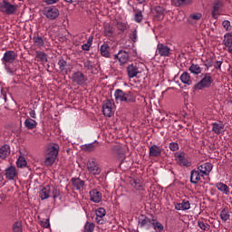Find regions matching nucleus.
Masks as SVG:
<instances>
[{"instance_id": "obj_2", "label": "nucleus", "mask_w": 232, "mask_h": 232, "mask_svg": "<svg viewBox=\"0 0 232 232\" xmlns=\"http://www.w3.org/2000/svg\"><path fill=\"white\" fill-rule=\"evenodd\" d=\"M17 8L19 6L16 4H12L8 0L0 2V12L4 15H15L17 14Z\"/></svg>"}, {"instance_id": "obj_64", "label": "nucleus", "mask_w": 232, "mask_h": 232, "mask_svg": "<svg viewBox=\"0 0 232 232\" xmlns=\"http://www.w3.org/2000/svg\"><path fill=\"white\" fill-rule=\"evenodd\" d=\"M140 5H142L143 3H146V0H137Z\"/></svg>"}, {"instance_id": "obj_51", "label": "nucleus", "mask_w": 232, "mask_h": 232, "mask_svg": "<svg viewBox=\"0 0 232 232\" xmlns=\"http://www.w3.org/2000/svg\"><path fill=\"white\" fill-rule=\"evenodd\" d=\"M112 151L117 153V155H122V147H121V145H114L112 147Z\"/></svg>"}, {"instance_id": "obj_44", "label": "nucleus", "mask_w": 232, "mask_h": 232, "mask_svg": "<svg viewBox=\"0 0 232 232\" xmlns=\"http://www.w3.org/2000/svg\"><path fill=\"white\" fill-rule=\"evenodd\" d=\"M17 168H24L26 167V160L24 157L20 156L16 161Z\"/></svg>"}, {"instance_id": "obj_32", "label": "nucleus", "mask_w": 232, "mask_h": 232, "mask_svg": "<svg viewBox=\"0 0 232 232\" xmlns=\"http://www.w3.org/2000/svg\"><path fill=\"white\" fill-rule=\"evenodd\" d=\"M193 3L192 0H172V5L174 6H188V5H191Z\"/></svg>"}, {"instance_id": "obj_56", "label": "nucleus", "mask_w": 232, "mask_h": 232, "mask_svg": "<svg viewBox=\"0 0 232 232\" xmlns=\"http://www.w3.org/2000/svg\"><path fill=\"white\" fill-rule=\"evenodd\" d=\"M90 48H92V45L90 44H84L82 45V50H83V52H90Z\"/></svg>"}, {"instance_id": "obj_18", "label": "nucleus", "mask_w": 232, "mask_h": 232, "mask_svg": "<svg viewBox=\"0 0 232 232\" xmlns=\"http://www.w3.org/2000/svg\"><path fill=\"white\" fill-rule=\"evenodd\" d=\"M212 131L216 133V135H222L225 130V125L222 121H216L212 123Z\"/></svg>"}, {"instance_id": "obj_10", "label": "nucleus", "mask_w": 232, "mask_h": 232, "mask_svg": "<svg viewBox=\"0 0 232 232\" xmlns=\"http://www.w3.org/2000/svg\"><path fill=\"white\" fill-rule=\"evenodd\" d=\"M71 81H72V82H74L75 84H78V86H82L86 83V81H88V77L84 76V73H82V72L78 71L72 73Z\"/></svg>"}, {"instance_id": "obj_35", "label": "nucleus", "mask_w": 232, "mask_h": 232, "mask_svg": "<svg viewBox=\"0 0 232 232\" xmlns=\"http://www.w3.org/2000/svg\"><path fill=\"white\" fill-rule=\"evenodd\" d=\"M58 66L60 68V71L66 73L68 70L66 69L68 67V62H66L64 59L61 58L58 62Z\"/></svg>"}, {"instance_id": "obj_52", "label": "nucleus", "mask_w": 232, "mask_h": 232, "mask_svg": "<svg viewBox=\"0 0 232 232\" xmlns=\"http://www.w3.org/2000/svg\"><path fill=\"white\" fill-rule=\"evenodd\" d=\"M222 26L227 30V32H229V30H231V22H229V20H224Z\"/></svg>"}, {"instance_id": "obj_21", "label": "nucleus", "mask_w": 232, "mask_h": 232, "mask_svg": "<svg viewBox=\"0 0 232 232\" xmlns=\"http://www.w3.org/2000/svg\"><path fill=\"white\" fill-rule=\"evenodd\" d=\"M190 208H191V204L187 199H183L181 203L175 204V209H177V211H186Z\"/></svg>"}, {"instance_id": "obj_1", "label": "nucleus", "mask_w": 232, "mask_h": 232, "mask_svg": "<svg viewBox=\"0 0 232 232\" xmlns=\"http://www.w3.org/2000/svg\"><path fill=\"white\" fill-rule=\"evenodd\" d=\"M16 59L17 53H15V51H6L2 58V64H4L5 69L10 75H14V73H15V67H12L10 64L15 63Z\"/></svg>"}, {"instance_id": "obj_45", "label": "nucleus", "mask_w": 232, "mask_h": 232, "mask_svg": "<svg viewBox=\"0 0 232 232\" xmlns=\"http://www.w3.org/2000/svg\"><path fill=\"white\" fill-rule=\"evenodd\" d=\"M57 158H54L53 156H49L48 154H47V156H46V158H45V160H44V164H45V166H52L53 164V162H55V160H56Z\"/></svg>"}, {"instance_id": "obj_57", "label": "nucleus", "mask_w": 232, "mask_h": 232, "mask_svg": "<svg viewBox=\"0 0 232 232\" xmlns=\"http://www.w3.org/2000/svg\"><path fill=\"white\" fill-rule=\"evenodd\" d=\"M214 68H216V70H220V68H222V61H217L214 63Z\"/></svg>"}, {"instance_id": "obj_58", "label": "nucleus", "mask_w": 232, "mask_h": 232, "mask_svg": "<svg viewBox=\"0 0 232 232\" xmlns=\"http://www.w3.org/2000/svg\"><path fill=\"white\" fill-rule=\"evenodd\" d=\"M29 115H30L31 119H37V114L35 113V111H34V110H30Z\"/></svg>"}, {"instance_id": "obj_47", "label": "nucleus", "mask_w": 232, "mask_h": 232, "mask_svg": "<svg viewBox=\"0 0 232 232\" xmlns=\"http://www.w3.org/2000/svg\"><path fill=\"white\" fill-rule=\"evenodd\" d=\"M95 213H96V217H100L102 218L106 217V209L104 208H99L98 209H96Z\"/></svg>"}, {"instance_id": "obj_33", "label": "nucleus", "mask_w": 232, "mask_h": 232, "mask_svg": "<svg viewBox=\"0 0 232 232\" xmlns=\"http://www.w3.org/2000/svg\"><path fill=\"white\" fill-rule=\"evenodd\" d=\"M180 81L181 82H183L184 84H188V86H191L192 84V81L191 78L189 76V73H188L187 72H183L180 76Z\"/></svg>"}, {"instance_id": "obj_9", "label": "nucleus", "mask_w": 232, "mask_h": 232, "mask_svg": "<svg viewBox=\"0 0 232 232\" xmlns=\"http://www.w3.org/2000/svg\"><path fill=\"white\" fill-rule=\"evenodd\" d=\"M59 9L55 6H49L44 9V15L50 19V21H53L59 17Z\"/></svg>"}, {"instance_id": "obj_11", "label": "nucleus", "mask_w": 232, "mask_h": 232, "mask_svg": "<svg viewBox=\"0 0 232 232\" xmlns=\"http://www.w3.org/2000/svg\"><path fill=\"white\" fill-rule=\"evenodd\" d=\"M130 53H131V50H120L119 53L114 55V59H118L121 64H126L130 60Z\"/></svg>"}, {"instance_id": "obj_63", "label": "nucleus", "mask_w": 232, "mask_h": 232, "mask_svg": "<svg viewBox=\"0 0 232 232\" xmlns=\"http://www.w3.org/2000/svg\"><path fill=\"white\" fill-rule=\"evenodd\" d=\"M65 3H69V4H72V3H76L77 0H63Z\"/></svg>"}, {"instance_id": "obj_48", "label": "nucleus", "mask_w": 232, "mask_h": 232, "mask_svg": "<svg viewBox=\"0 0 232 232\" xmlns=\"http://www.w3.org/2000/svg\"><path fill=\"white\" fill-rule=\"evenodd\" d=\"M198 226L202 231L209 229V224L205 223L204 221H198Z\"/></svg>"}, {"instance_id": "obj_25", "label": "nucleus", "mask_w": 232, "mask_h": 232, "mask_svg": "<svg viewBox=\"0 0 232 232\" xmlns=\"http://www.w3.org/2000/svg\"><path fill=\"white\" fill-rule=\"evenodd\" d=\"M130 184L134 188V189H137L138 191H142V181L139 179L130 178Z\"/></svg>"}, {"instance_id": "obj_29", "label": "nucleus", "mask_w": 232, "mask_h": 232, "mask_svg": "<svg viewBox=\"0 0 232 232\" xmlns=\"http://www.w3.org/2000/svg\"><path fill=\"white\" fill-rule=\"evenodd\" d=\"M24 124L27 128V130H35V128H37V122L35 121V120L31 118H27L24 121Z\"/></svg>"}, {"instance_id": "obj_39", "label": "nucleus", "mask_w": 232, "mask_h": 232, "mask_svg": "<svg viewBox=\"0 0 232 232\" xmlns=\"http://www.w3.org/2000/svg\"><path fill=\"white\" fill-rule=\"evenodd\" d=\"M188 70L191 73H194L195 75H198V73L202 72V69L198 64H191Z\"/></svg>"}, {"instance_id": "obj_15", "label": "nucleus", "mask_w": 232, "mask_h": 232, "mask_svg": "<svg viewBox=\"0 0 232 232\" xmlns=\"http://www.w3.org/2000/svg\"><path fill=\"white\" fill-rule=\"evenodd\" d=\"M175 158L179 166H184L185 168H189V166H191V161L188 160V158L186 157V153H177L175 155Z\"/></svg>"}, {"instance_id": "obj_55", "label": "nucleus", "mask_w": 232, "mask_h": 232, "mask_svg": "<svg viewBox=\"0 0 232 232\" xmlns=\"http://www.w3.org/2000/svg\"><path fill=\"white\" fill-rule=\"evenodd\" d=\"M190 19H193L194 21H200V19H202V14L197 13L194 14H190Z\"/></svg>"}, {"instance_id": "obj_49", "label": "nucleus", "mask_w": 232, "mask_h": 232, "mask_svg": "<svg viewBox=\"0 0 232 232\" xmlns=\"http://www.w3.org/2000/svg\"><path fill=\"white\" fill-rule=\"evenodd\" d=\"M60 195H61V191L57 188L53 187L52 190V195H51L53 200L59 198Z\"/></svg>"}, {"instance_id": "obj_5", "label": "nucleus", "mask_w": 232, "mask_h": 232, "mask_svg": "<svg viewBox=\"0 0 232 232\" xmlns=\"http://www.w3.org/2000/svg\"><path fill=\"white\" fill-rule=\"evenodd\" d=\"M87 169L90 173V175H101V171H102V169H101V167H99V163H97V160H95V159H90L87 161Z\"/></svg>"}, {"instance_id": "obj_24", "label": "nucleus", "mask_w": 232, "mask_h": 232, "mask_svg": "<svg viewBox=\"0 0 232 232\" xmlns=\"http://www.w3.org/2000/svg\"><path fill=\"white\" fill-rule=\"evenodd\" d=\"M52 191V188H50V186H45L43 189L39 192V197L41 200H46V198H50V192Z\"/></svg>"}, {"instance_id": "obj_53", "label": "nucleus", "mask_w": 232, "mask_h": 232, "mask_svg": "<svg viewBox=\"0 0 232 232\" xmlns=\"http://www.w3.org/2000/svg\"><path fill=\"white\" fill-rule=\"evenodd\" d=\"M116 26L118 30H120L121 32L126 31L127 28L126 24L122 22H118Z\"/></svg>"}, {"instance_id": "obj_40", "label": "nucleus", "mask_w": 232, "mask_h": 232, "mask_svg": "<svg viewBox=\"0 0 232 232\" xmlns=\"http://www.w3.org/2000/svg\"><path fill=\"white\" fill-rule=\"evenodd\" d=\"M36 59H39L42 63L48 62V56L45 54L44 52H41V51L36 52Z\"/></svg>"}, {"instance_id": "obj_8", "label": "nucleus", "mask_w": 232, "mask_h": 232, "mask_svg": "<svg viewBox=\"0 0 232 232\" xmlns=\"http://www.w3.org/2000/svg\"><path fill=\"white\" fill-rule=\"evenodd\" d=\"M155 55L160 57H169L171 55V48L164 44H158Z\"/></svg>"}, {"instance_id": "obj_36", "label": "nucleus", "mask_w": 232, "mask_h": 232, "mask_svg": "<svg viewBox=\"0 0 232 232\" xmlns=\"http://www.w3.org/2000/svg\"><path fill=\"white\" fill-rule=\"evenodd\" d=\"M151 226L156 232L164 231V225H162V223L157 221V219H155V221H152Z\"/></svg>"}, {"instance_id": "obj_17", "label": "nucleus", "mask_w": 232, "mask_h": 232, "mask_svg": "<svg viewBox=\"0 0 232 232\" xmlns=\"http://www.w3.org/2000/svg\"><path fill=\"white\" fill-rule=\"evenodd\" d=\"M90 200L94 204H99L102 200V193L97 188H93L89 192Z\"/></svg>"}, {"instance_id": "obj_23", "label": "nucleus", "mask_w": 232, "mask_h": 232, "mask_svg": "<svg viewBox=\"0 0 232 232\" xmlns=\"http://www.w3.org/2000/svg\"><path fill=\"white\" fill-rule=\"evenodd\" d=\"M150 157H160L162 155V149L160 146L152 145L149 149Z\"/></svg>"}, {"instance_id": "obj_50", "label": "nucleus", "mask_w": 232, "mask_h": 232, "mask_svg": "<svg viewBox=\"0 0 232 232\" xmlns=\"http://www.w3.org/2000/svg\"><path fill=\"white\" fill-rule=\"evenodd\" d=\"M130 39L133 43H137L139 41V36L137 35V30L136 29L134 31H132V33L130 34Z\"/></svg>"}, {"instance_id": "obj_54", "label": "nucleus", "mask_w": 232, "mask_h": 232, "mask_svg": "<svg viewBox=\"0 0 232 232\" xmlns=\"http://www.w3.org/2000/svg\"><path fill=\"white\" fill-rule=\"evenodd\" d=\"M169 148L170 151H178V150H179V143L171 142V143H169Z\"/></svg>"}, {"instance_id": "obj_3", "label": "nucleus", "mask_w": 232, "mask_h": 232, "mask_svg": "<svg viewBox=\"0 0 232 232\" xmlns=\"http://www.w3.org/2000/svg\"><path fill=\"white\" fill-rule=\"evenodd\" d=\"M114 97L116 102H135V98H133V94H131V92H126L117 89L114 92Z\"/></svg>"}, {"instance_id": "obj_41", "label": "nucleus", "mask_w": 232, "mask_h": 232, "mask_svg": "<svg viewBox=\"0 0 232 232\" xmlns=\"http://www.w3.org/2000/svg\"><path fill=\"white\" fill-rule=\"evenodd\" d=\"M113 27L110 24L104 26V34L106 37H113Z\"/></svg>"}, {"instance_id": "obj_6", "label": "nucleus", "mask_w": 232, "mask_h": 232, "mask_svg": "<svg viewBox=\"0 0 232 232\" xmlns=\"http://www.w3.org/2000/svg\"><path fill=\"white\" fill-rule=\"evenodd\" d=\"M212 83L213 78L211 77V74L205 73L201 81L198 82L196 85H194V88L196 90H202V88H209V86H211Z\"/></svg>"}, {"instance_id": "obj_60", "label": "nucleus", "mask_w": 232, "mask_h": 232, "mask_svg": "<svg viewBox=\"0 0 232 232\" xmlns=\"http://www.w3.org/2000/svg\"><path fill=\"white\" fill-rule=\"evenodd\" d=\"M46 5H55L57 3V0H44Z\"/></svg>"}, {"instance_id": "obj_22", "label": "nucleus", "mask_w": 232, "mask_h": 232, "mask_svg": "<svg viewBox=\"0 0 232 232\" xmlns=\"http://www.w3.org/2000/svg\"><path fill=\"white\" fill-rule=\"evenodd\" d=\"M17 177V169L14 166H10L5 169V179L8 180H14Z\"/></svg>"}, {"instance_id": "obj_13", "label": "nucleus", "mask_w": 232, "mask_h": 232, "mask_svg": "<svg viewBox=\"0 0 232 232\" xmlns=\"http://www.w3.org/2000/svg\"><path fill=\"white\" fill-rule=\"evenodd\" d=\"M113 100H105L102 105V111L105 117H111L113 114Z\"/></svg>"}, {"instance_id": "obj_42", "label": "nucleus", "mask_w": 232, "mask_h": 232, "mask_svg": "<svg viewBox=\"0 0 232 232\" xmlns=\"http://www.w3.org/2000/svg\"><path fill=\"white\" fill-rule=\"evenodd\" d=\"M97 148V145L95 143H89L82 146L83 151H93Z\"/></svg>"}, {"instance_id": "obj_20", "label": "nucleus", "mask_w": 232, "mask_h": 232, "mask_svg": "<svg viewBox=\"0 0 232 232\" xmlns=\"http://www.w3.org/2000/svg\"><path fill=\"white\" fill-rule=\"evenodd\" d=\"M47 155L50 157H54L57 159V155H59V144L57 143H51L49 145L48 150H47Z\"/></svg>"}, {"instance_id": "obj_14", "label": "nucleus", "mask_w": 232, "mask_h": 232, "mask_svg": "<svg viewBox=\"0 0 232 232\" xmlns=\"http://www.w3.org/2000/svg\"><path fill=\"white\" fill-rule=\"evenodd\" d=\"M196 169H198L205 178L209 177V173L213 171V164L210 162H205L201 165H198Z\"/></svg>"}, {"instance_id": "obj_7", "label": "nucleus", "mask_w": 232, "mask_h": 232, "mask_svg": "<svg viewBox=\"0 0 232 232\" xmlns=\"http://www.w3.org/2000/svg\"><path fill=\"white\" fill-rule=\"evenodd\" d=\"M153 222H155L154 217H152V218H150L145 215H141L138 218V224L140 227H144L145 229H150Z\"/></svg>"}, {"instance_id": "obj_28", "label": "nucleus", "mask_w": 232, "mask_h": 232, "mask_svg": "<svg viewBox=\"0 0 232 232\" xmlns=\"http://www.w3.org/2000/svg\"><path fill=\"white\" fill-rule=\"evenodd\" d=\"M134 12V21L135 23H142L144 15H142V10L139 8H133Z\"/></svg>"}, {"instance_id": "obj_27", "label": "nucleus", "mask_w": 232, "mask_h": 232, "mask_svg": "<svg viewBox=\"0 0 232 232\" xmlns=\"http://www.w3.org/2000/svg\"><path fill=\"white\" fill-rule=\"evenodd\" d=\"M224 44L228 48V52L232 53V34H227L224 35Z\"/></svg>"}, {"instance_id": "obj_12", "label": "nucleus", "mask_w": 232, "mask_h": 232, "mask_svg": "<svg viewBox=\"0 0 232 232\" xmlns=\"http://www.w3.org/2000/svg\"><path fill=\"white\" fill-rule=\"evenodd\" d=\"M71 183L72 188L79 191V193H82V191H84V186H86V184L84 180L81 179V178H72Z\"/></svg>"}, {"instance_id": "obj_34", "label": "nucleus", "mask_w": 232, "mask_h": 232, "mask_svg": "<svg viewBox=\"0 0 232 232\" xmlns=\"http://www.w3.org/2000/svg\"><path fill=\"white\" fill-rule=\"evenodd\" d=\"M33 41L34 46H37L38 48H43V46H44V40L39 35H34Z\"/></svg>"}, {"instance_id": "obj_19", "label": "nucleus", "mask_w": 232, "mask_h": 232, "mask_svg": "<svg viewBox=\"0 0 232 232\" xmlns=\"http://www.w3.org/2000/svg\"><path fill=\"white\" fill-rule=\"evenodd\" d=\"M127 73L130 79H133L134 77H137L140 72H139V67L137 64H130L127 67Z\"/></svg>"}, {"instance_id": "obj_59", "label": "nucleus", "mask_w": 232, "mask_h": 232, "mask_svg": "<svg viewBox=\"0 0 232 232\" xmlns=\"http://www.w3.org/2000/svg\"><path fill=\"white\" fill-rule=\"evenodd\" d=\"M95 220H96L97 224H100V225L104 224V219H103V218H100V217L96 216Z\"/></svg>"}, {"instance_id": "obj_62", "label": "nucleus", "mask_w": 232, "mask_h": 232, "mask_svg": "<svg viewBox=\"0 0 232 232\" xmlns=\"http://www.w3.org/2000/svg\"><path fill=\"white\" fill-rule=\"evenodd\" d=\"M2 99H4L5 102H6V93L2 92Z\"/></svg>"}, {"instance_id": "obj_4", "label": "nucleus", "mask_w": 232, "mask_h": 232, "mask_svg": "<svg viewBox=\"0 0 232 232\" xmlns=\"http://www.w3.org/2000/svg\"><path fill=\"white\" fill-rule=\"evenodd\" d=\"M211 15L213 19H218L219 15H224V2L215 0L212 5Z\"/></svg>"}, {"instance_id": "obj_46", "label": "nucleus", "mask_w": 232, "mask_h": 232, "mask_svg": "<svg viewBox=\"0 0 232 232\" xmlns=\"http://www.w3.org/2000/svg\"><path fill=\"white\" fill-rule=\"evenodd\" d=\"M154 14H156V17H162L164 15V9L160 6L154 7Z\"/></svg>"}, {"instance_id": "obj_16", "label": "nucleus", "mask_w": 232, "mask_h": 232, "mask_svg": "<svg viewBox=\"0 0 232 232\" xmlns=\"http://www.w3.org/2000/svg\"><path fill=\"white\" fill-rule=\"evenodd\" d=\"M205 177L199 172L198 169H194L190 172V182L191 184H198V182H202Z\"/></svg>"}, {"instance_id": "obj_30", "label": "nucleus", "mask_w": 232, "mask_h": 232, "mask_svg": "<svg viewBox=\"0 0 232 232\" xmlns=\"http://www.w3.org/2000/svg\"><path fill=\"white\" fill-rule=\"evenodd\" d=\"M10 155V146L4 145L0 148V159H6Z\"/></svg>"}, {"instance_id": "obj_38", "label": "nucleus", "mask_w": 232, "mask_h": 232, "mask_svg": "<svg viewBox=\"0 0 232 232\" xmlns=\"http://www.w3.org/2000/svg\"><path fill=\"white\" fill-rule=\"evenodd\" d=\"M220 218L223 220V222H227L229 220L230 216H229V210L227 208H223L220 212Z\"/></svg>"}, {"instance_id": "obj_37", "label": "nucleus", "mask_w": 232, "mask_h": 232, "mask_svg": "<svg viewBox=\"0 0 232 232\" xmlns=\"http://www.w3.org/2000/svg\"><path fill=\"white\" fill-rule=\"evenodd\" d=\"M13 232H23V222L15 221L12 226Z\"/></svg>"}, {"instance_id": "obj_43", "label": "nucleus", "mask_w": 232, "mask_h": 232, "mask_svg": "<svg viewBox=\"0 0 232 232\" xmlns=\"http://www.w3.org/2000/svg\"><path fill=\"white\" fill-rule=\"evenodd\" d=\"M95 229V224L86 222L84 225V232H93Z\"/></svg>"}, {"instance_id": "obj_26", "label": "nucleus", "mask_w": 232, "mask_h": 232, "mask_svg": "<svg viewBox=\"0 0 232 232\" xmlns=\"http://www.w3.org/2000/svg\"><path fill=\"white\" fill-rule=\"evenodd\" d=\"M110 50V45L108 44H103L100 47V53L102 57L109 59V57H111Z\"/></svg>"}, {"instance_id": "obj_31", "label": "nucleus", "mask_w": 232, "mask_h": 232, "mask_svg": "<svg viewBox=\"0 0 232 232\" xmlns=\"http://www.w3.org/2000/svg\"><path fill=\"white\" fill-rule=\"evenodd\" d=\"M216 188L218 189V191L224 193V195H229V187H227V185L218 182L216 184Z\"/></svg>"}, {"instance_id": "obj_61", "label": "nucleus", "mask_w": 232, "mask_h": 232, "mask_svg": "<svg viewBox=\"0 0 232 232\" xmlns=\"http://www.w3.org/2000/svg\"><path fill=\"white\" fill-rule=\"evenodd\" d=\"M92 43H93V36H90V37L88 38V40H87V44L92 46Z\"/></svg>"}]
</instances>
